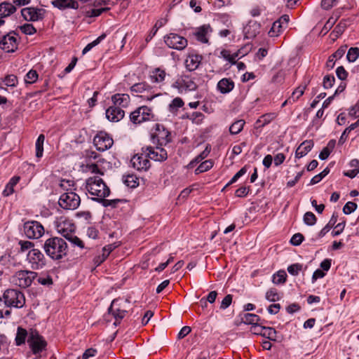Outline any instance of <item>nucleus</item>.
<instances>
[{
    "mask_svg": "<svg viewBox=\"0 0 359 359\" xmlns=\"http://www.w3.org/2000/svg\"><path fill=\"white\" fill-rule=\"evenodd\" d=\"M124 115L123 109L120 107L111 106L106 110V117L110 121L118 122L124 117Z\"/></svg>",
    "mask_w": 359,
    "mask_h": 359,
    "instance_id": "20",
    "label": "nucleus"
},
{
    "mask_svg": "<svg viewBox=\"0 0 359 359\" xmlns=\"http://www.w3.org/2000/svg\"><path fill=\"white\" fill-rule=\"evenodd\" d=\"M336 74H337V77L340 80H345L348 75L347 72L345 70V69L342 66L337 67V69L336 70Z\"/></svg>",
    "mask_w": 359,
    "mask_h": 359,
    "instance_id": "64",
    "label": "nucleus"
},
{
    "mask_svg": "<svg viewBox=\"0 0 359 359\" xmlns=\"http://www.w3.org/2000/svg\"><path fill=\"white\" fill-rule=\"evenodd\" d=\"M16 8L9 2H3L0 4V18H5L15 13Z\"/></svg>",
    "mask_w": 359,
    "mask_h": 359,
    "instance_id": "28",
    "label": "nucleus"
},
{
    "mask_svg": "<svg viewBox=\"0 0 359 359\" xmlns=\"http://www.w3.org/2000/svg\"><path fill=\"white\" fill-rule=\"evenodd\" d=\"M19 28L23 34L27 35L34 34L36 32V29L32 24L26 23L21 25Z\"/></svg>",
    "mask_w": 359,
    "mask_h": 359,
    "instance_id": "48",
    "label": "nucleus"
},
{
    "mask_svg": "<svg viewBox=\"0 0 359 359\" xmlns=\"http://www.w3.org/2000/svg\"><path fill=\"white\" fill-rule=\"evenodd\" d=\"M130 120L134 123H140L144 121L154 120L152 110L146 106H142L130 114Z\"/></svg>",
    "mask_w": 359,
    "mask_h": 359,
    "instance_id": "10",
    "label": "nucleus"
},
{
    "mask_svg": "<svg viewBox=\"0 0 359 359\" xmlns=\"http://www.w3.org/2000/svg\"><path fill=\"white\" fill-rule=\"evenodd\" d=\"M260 30V25L254 20H250L246 26L243 28L245 38L251 39H254Z\"/></svg>",
    "mask_w": 359,
    "mask_h": 359,
    "instance_id": "19",
    "label": "nucleus"
},
{
    "mask_svg": "<svg viewBox=\"0 0 359 359\" xmlns=\"http://www.w3.org/2000/svg\"><path fill=\"white\" fill-rule=\"evenodd\" d=\"M213 166V163L211 160H207L202 162L198 167L195 170V173L198 175L200 173L209 170Z\"/></svg>",
    "mask_w": 359,
    "mask_h": 359,
    "instance_id": "37",
    "label": "nucleus"
},
{
    "mask_svg": "<svg viewBox=\"0 0 359 359\" xmlns=\"http://www.w3.org/2000/svg\"><path fill=\"white\" fill-rule=\"evenodd\" d=\"M306 86L297 87L292 93L290 97L292 102H296L301 96L303 95Z\"/></svg>",
    "mask_w": 359,
    "mask_h": 359,
    "instance_id": "46",
    "label": "nucleus"
},
{
    "mask_svg": "<svg viewBox=\"0 0 359 359\" xmlns=\"http://www.w3.org/2000/svg\"><path fill=\"white\" fill-rule=\"evenodd\" d=\"M23 231L25 236L30 239L41 238L44 233L43 226L36 221H28L24 224Z\"/></svg>",
    "mask_w": 359,
    "mask_h": 359,
    "instance_id": "9",
    "label": "nucleus"
},
{
    "mask_svg": "<svg viewBox=\"0 0 359 359\" xmlns=\"http://www.w3.org/2000/svg\"><path fill=\"white\" fill-rule=\"evenodd\" d=\"M3 299L7 306L22 308L25 304L24 294L15 289L6 290L3 294Z\"/></svg>",
    "mask_w": 359,
    "mask_h": 359,
    "instance_id": "5",
    "label": "nucleus"
},
{
    "mask_svg": "<svg viewBox=\"0 0 359 359\" xmlns=\"http://www.w3.org/2000/svg\"><path fill=\"white\" fill-rule=\"evenodd\" d=\"M265 298L269 302H276L280 299V297L276 289L271 288L266 292Z\"/></svg>",
    "mask_w": 359,
    "mask_h": 359,
    "instance_id": "42",
    "label": "nucleus"
},
{
    "mask_svg": "<svg viewBox=\"0 0 359 359\" xmlns=\"http://www.w3.org/2000/svg\"><path fill=\"white\" fill-rule=\"evenodd\" d=\"M262 336L269 340L275 341L276 338V331L272 327L264 326Z\"/></svg>",
    "mask_w": 359,
    "mask_h": 359,
    "instance_id": "44",
    "label": "nucleus"
},
{
    "mask_svg": "<svg viewBox=\"0 0 359 359\" xmlns=\"http://www.w3.org/2000/svg\"><path fill=\"white\" fill-rule=\"evenodd\" d=\"M80 203V197L73 191L62 194L58 201L59 205L65 210H75L79 207Z\"/></svg>",
    "mask_w": 359,
    "mask_h": 359,
    "instance_id": "8",
    "label": "nucleus"
},
{
    "mask_svg": "<svg viewBox=\"0 0 359 359\" xmlns=\"http://www.w3.org/2000/svg\"><path fill=\"white\" fill-rule=\"evenodd\" d=\"M5 85L7 86H15L18 83V79L15 75H8L4 79Z\"/></svg>",
    "mask_w": 359,
    "mask_h": 359,
    "instance_id": "58",
    "label": "nucleus"
},
{
    "mask_svg": "<svg viewBox=\"0 0 359 359\" xmlns=\"http://www.w3.org/2000/svg\"><path fill=\"white\" fill-rule=\"evenodd\" d=\"M304 240V236H302V234L298 233H295L294 235L292 236V237L291 238V240H290V243L293 245H300L302 241Z\"/></svg>",
    "mask_w": 359,
    "mask_h": 359,
    "instance_id": "59",
    "label": "nucleus"
},
{
    "mask_svg": "<svg viewBox=\"0 0 359 359\" xmlns=\"http://www.w3.org/2000/svg\"><path fill=\"white\" fill-rule=\"evenodd\" d=\"M20 180V177L15 176L12 177L9 182L6 186V188L4 189L3 191V194L6 196H10L12 194L14 191L13 187L15 186Z\"/></svg>",
    "mask_w": 359,
    "mask_h": 359,
    "instance_id": "30",
    "label": "nucleus"
},
{
    "mask_svg": "<svg viewBox=\"0 0 359 359\" xmlns=\"http://www.w3.org/2000/svg\"><path fill=\"white\" fill-rule=\"evenodd\" d=\"M149 86L145 83H135L131 86V91L136 93H142L148 90Z\"/></svg>",
    "mask_w": 359,
    "mask_h": 359,
    "instance_id": "43",
    "label": "nucleus"
},
{
    "mask_svg": "<svg viewBox=\"0 0 359 359\" xmlns=\"http://www.w3.org/2000/svg\"><path fill=\"white\" fill-rule=\"evenodd\" d=\"M86 236L89 238L95 239L98 235V231L96 228L93 226H89L86 229Z\"/></svg>",
    "mask_w": 359,
    "mask_h": 359,
    "instance_id": "61",
    "label": "nucleus"
},
{
    "mask_svg": "<svg viewBox=\"0 0 359 359\" xmlns=\"http://www.w3.org/2000/svg\"><path fill=\"white\" fill-rule=\"evenodd\" d=\"M67 240H68L74 247L76 246L80 249H83L85 248V245L83 241H81L79 238L75 236L74 233L72 235V236L69 237V238H67Z\"/></svg>",
    "mask_w": 359,
    "mask_h": 359,
    "instance_id": "47",
    "label": "nucleus"
},
{
    "mask_svg": "<svg viewBox=\"0 0 359 359\" xmlns=\"http://www.w3.org/2000/svg\"><path fill=\"white\" fill-rule=\"evenodd\" d=\"M260 320L259 316L253 313H245L242 317V321L245 324L254 325Z\"/></svg>",
    "mask_w": 359,
    "mask_h": 359,
    "instance_id": "34",
    "label": "nucleus"
},
{
    "mask_svg": "<svg viewBox=\"0 0 359 359\" xmlns=\"http://www.w3.org/2000/svg\"><path fill=\"white\" fill-rule=\"evenodd\" d=\"M165 76L166 73L165 72L164 70L157 68L152 72V74L151 75V79L154 82L161 83L164 81Z\"/></svg>",
    "mask_w": 359,
    "mask_h": 359,
    "instance_id": "32",
    "label": "nucleus"
},
{
    "mask_svg": "<svg viewBox=\"0 0 359 359\" xmlns=\"http://www.w3.org/2000/svg\"><path fill=\"white\" fill-rule=\"evenodd\" d=\"M313 144H314L312 140H306L303 142L296 150V158H299L306 155L307 153L313 148Z\"/></svg>",
    "mask_w": 359,
    "mask_h": 359,
    "instance_id": "25",
    "label": "nucleus"
},
{
    "mask_svg": "<svg viewBox=\"0 0 359 359\" xmlns=\"http://www.w3.org/2000/svg\"><path fill=\"white\" fill-rule=\"evenodd\" d=\"M152 137L160 146L166 145L171 140L170 133L163 125L158 123L156 124L155 132Z\"/></svg>",
    "mask_w": 359,
    "mask_h": 359,
    "instance_id": "15",
    "label": "nucleus"
},
{
    "mask_svg": "<svg viewBox=\"0 0 359 359\" xmlns=\"http://www.w3.org/2000/svg\"><path fill=\"white\" fill-rule=\"evenodd\" d=\"M129 305V302L127 299H116L112 301L108 311L115 318L114 325L120 323V321L125 317L128 312L127 309Z\"/></svg>",
    "mask_w": 359,
    "mask_h": 359,
    "instance_id": "4",
    "label": "nucleus"
},
{
    "mask_svg": "<svg viewBox=\"0 0 359 359\" xmlns=\"http://www.w3.org/2000/svg\"><path fill=\"white\" fill-rule=\"evenodd\" d=\"M345 225H346L345 221H343L342 222L337 224L335 226V229H337V230H334L332 232V236H337L340 235L342 233V231H344Z\"/></svg>",
    "mask_w": 359,
    "mask_h": 359,
    "instance_id": "62",
    "label": "nucleus"
},
{
    "mask_svg": "<svg viewBox=\"0 0 359 359\" xmlns=\"http://www.w3.org/2000/svg\"><path fill=\"white\" fill-rule=\"evenodd\" d=\"M44 140L45 136L43 134H41L36 141V156L37 158H41L43 156Z\"/></svg>",
    "mask_w": 359,
    "mask_h": 359,
    "instance_id": "33",
    "label": "nucleus"
},
{
    "mask_svg": "<svg viewBox=\"0 0 359 359\" xmlns=\"http://www.w3.org/2000/svg\"><path fill=\"white\" fill-rule=\"evenodd\" d=\"M106 34H102L100 36H98L95 40L88 43L83 50L82 53L86 54L88 51H90L93 47L98 45L102 40L106 38Z\"/></svg>",
    "mask_w": 359,
    "mask_h": 359,
    "instance_id": "41",
    "label": "nucleus"
},
{
    "mask_svg": "<svg viewBox=\"0 0 359 359\" xmlns=\"http://www.w3.org/2000/svg\"><path fill=\"white\" fill-rule=\"evenodd\" d=\"M0 48L6 53H13L18 49L17 38L8 34L1 40Z\"/></svg>",
    "mask_w": 359,
    "mask_h": 359,
    "instance_id": "17",
    "label": "nucleus"
},
{
    "mask_svg": "<svg viewBox=\"0 0 359 359\" xmlns=\"http://www.w3.org/2000/svg\"><path fill=\"white\" fill-rule=\"evenodd\" d=\"M232 302V295L231 294H227L225 296V297L223 299V300L221 302L220 309H227Z\"/></svg>",
    "mask_w": 359,
    "mask_h": 359,
    "instance_id": "60",
    "label": "nucleus"
},
{
    "mask_svg": "<svg viewBox=\"0 0 359 359\" xmlns=\"http://www.w3.org/2000/svg\"><path fill=\"white\" fill-rule=\"evenodd\" d=\"M335 79L334 76L326 75L323 79V86L325 88H330L334 83Z\"/></svg>",
    "mask_w": 359,
    "mask_h": 359,
    "instance_id": "57",
    "label": "nucleus"
},
{
    "mask_svg": "<svg viewBox=\"0 0 359 359\" xmlns=\"http://www.w3.org/2000/svg\"><path fill=\"white\" fill-rule=\"evenodd\" d=\"M162 146H157L156 147H147L142 148V151L146 154V156L156 161H163L168 158V153L166 150L161 147Z\"/></svg>",
    "mask_w": 359,
    "mask_h": 359,
    "instance_id": "14",
    "label": "nucleus"
},
{
    "mask_svg": "<svg viewBox=\"0 0 359 359\" xmlns=\"http://www.w3.org/2000/svg\"><path fill=\"white\" fill-rule=\"evenodd\" d=\"M164 41L169 48L178 50L184 49L188 44V41L185 38L175 33H170L165 36Z\"/></svg>",
    "mask_w": 359,
    "mask_h": 359,
    "instance_id": "12",
    "label": "nucleus"
},
{
    "mask_svg": "<svg viewBox=\"0 0 359 359\" xmlns=\"http://www.w3.org/2000/svg\"><path fill=\"white\" fill-rule=\"evenodd\" d=\"M27 335V332L26 330L18 327L17 331V334L15 337V342L18 346H20L25 343L26 337Z\"/></svg>",
    "mask_w": 359,
    "mask_h": 359,
    "instance_id": "40",
    "label": "nucleus"
},
{
    "mask_svg": "<svg viewBox=\"0 0 359 359\" xmlns=\"http://www.w3.org/2000/svg\"><path fill=\"white\" fill-rule=\"evenodd\" d=\"M175 86L179 87L180 91L185 90H194L197 88L196 83L189 76H184L182 78L180 82L175 84Z\"/></svg>",
    "mask_w": 359,
    "mask_h": 359,
    "instance_id": "23",
    "label": "nucleus"
},
{
    "mask_svg": "<svg viewBox=\"0 0 359 359\" xmlns=\"http://www.w3.org/2000/svg\"><path fill=\"white\" fill-rule=\"evenodd\" d=\"M55 228L58 233L66 239L74 233L75 226L71 220L65 217H60L54 222Z\"/></svg>",
    "mask_w": 359,
    "mask_h": 359,
    "instance_id": "7",
    "label": "nucleus"
},
{
    "mask_svg": "<svg viewBox=\"0 0 359 359\" xmlns=\"http://www.w3.org/2000/svg\"><path fill=\"white\" fill-rule=\"evenodd\" d=\"M38 79V74L35 70H30L25 76V81L27 83H33Z\"/></svg>",
    "mask_w": 359,
    "mask_h": 359,
    "instance_id": "53",
    "label": "nucleus"
},
{
    "mask_svg": "<svg viewBox=\"0 0 359 359\" xmlns=\"http://www.w3.org/2000/svg\"><path fill=\"white\" fill-rule=\"evenodd\" d=\"M38 277V273L31 270H18L11 277L10 282L20 288H27Z\"/></svg>",
    "mask_w": 359,
    "mask_h": 359,
    "instance_id": "3",
    "label": "nucleus"
},
{
    "mask_svg": "<svg viewBox=\"0 0 359 359\" xmlns=\"http://www.w3.org/2000/svg\"><path fill=\"white\" fill-rule=\"evenodd\" d=\"M52 4L59 9L67 8L76 9L78 8V3L74 0H54L52 1Z\"/></svg>",
    "mask_w": 359,
    "mask_h": 359,
    "instance_id": "27",
    "label": "nucleus"
},
{
    "mask_svg": "<svg viewBox=\"0 0 359 359\" xmlns=\"http://www.w3.org/2000/svg\"><path fill=\"white\" fill-rule=\"evenodd\" d=\"M85 189L89 198L102 203L105 207H114L120 201L118 199H105L110 194V189L100 175L88 177L85 182Z\"/></svg>",
    "mask_w": 359,
    "mask_h": 359,
    "instance_id": "1",
    "label": "nucleus"
},
{
    "mask_svg": "<svg viewBox=\"0 0 359 359\" xmlns=\"http://www.w3.org/2000/svg\"><path fill=\"white\" fill-rule=\"evenodd\" d=\"M234 88V83L230 79H222L217 83V89L221 93L226 94Z\"/></svg>",
    "mask_w": 359,
    "mask_h": 359,
    "instance_id": "26",
    "label": "nucleus"
},
{
    "mask_svg": "<svg viewBox=\"0 0 359 359\" xmlns=\"http://www.w3.org/2000/svg\"><path fill=\"white\" fill-rule=\"evenodd\" d=\"M93 143L97 150L104 151L112 147L114 141L107 133L101 131L94 137Z\"/></svg>",
    "mask_w": 359,
    "mask_h": 359,
    "instance_id": "13",
    "label": "nucleus"
},
{
    "mask_svg": "<svg viewBox=\"0 0 359 359\" xmlns=\"http://www.w3.org/2000/svg\"><path fill=\"white\" fill-rule=\"evenodd\" d=\"M283 28L280 22L275 21L269 31L268 34L270 37L278 36L282 32Z\"/></svg>",
    "mask_w": 359,
    "mask_h": 359,
    "instance_id": "36",
    "label": "nucleus"
},
{
    "mask_svg": "<svg viewBox=\"0 0 359 359\" xmlns=\"http://www.w3.org/2000/svg\"><path fill=\"white\" fill-rule=\"evenodd\" d=\"M245 122L243 119L234 121L229 127V132L232 135L238 134L243 130Z\"/></svg>",
    "mask_w": 359,
    "mask_h": 359,
    "instance_id": "31",
    "label": "nucleus"
},
{
    "mask_svg": "<svg viewBox=\"0 0 359 359\" xmlns=\"http://www.w3.org/2000/svg\"><path fill=\"white\" fill-rule=\"evenodd\" d=\"M246 172H247V168L245 166H244L234 175V176L231 178V180L227 183L226 187H228L230 184L235 183L241 177L244 175Z\"/></svg>",
    "mask_w": 359,
    "mask_h": 359,
    "instance_id": "55",
    "label": "nucleus"
},
{
    "mask_svg": "<svg viewBox=\"0 0 359 359\" xmlns=\"http://www.w3.org/2000/svg\"><path fill=\"white\" fill-rule=\"evenodd\" d=\"M131 163L137 170H146L150 167L149 161L147 159L145 153L133 156L131 159Z\"/></svg>",
    "mask_w": 359,
    "mask_h": 359,
    "instance_id": "18",
    "label": "nucleus"
},
{
    "mask_svg": "<svg viewBox=\"0 0 359 359\" xmlns=\"http://www.w3.org/2000/svg\"><path fill=\"white\" fill-rule=\"evenodd\" d=\"M220 55L222 57H224L225 60H228L230 62H234L236 57H237V55H231L229 50H222L220 52Z\"/></svg>",
    "mask_w": 359,
    "mask_h": 359,
    "instance_id": "63",
    "label": "nucleus"
},
{
    "mask_svg": "<svg viewBox=\"0 0 359 359\" xmlns=\"http://www.w3.org/2000/svg\"><path fill=\"white\" fill-rule=\"evenodd\" d=\"M287 274L284 271H278L273 276L272 282L274 284H283L286 280Z\"/></svg>",
    "mask_w": 359,
    "mask_h": 359,
    "instance_id": "38",
    "label": "nucleus"
},
{
    "mask_svg": "<svg viewBox=\"0 0 359 359\" xmlns=\"http://www.w3.org/2000/svg\"><path fill=\"white\" fill-rule=\"evenodd\" d=\"M201 56L195 54H189L185 60L186 67L189 71L196 69L201 62Z\"/></svg>",
    "mask_w": 359,
    "mask_h": 359,
    "instance_id": "24",
    "label": "nucleus"
},
{
    "mask_svg": "<svg viewBox=\"0 0 359 359\" xmlns=\"http://www.w3.org/2000/svg\"><path fill=\"white\" fill-rule=\"evenodd\" d=\"M43 248L46 254L53 260L62 259L68 252L65 241L57 236L48 238L44 242Z\"/></svg>",
    "mask_w": 359,
    "mask_h": 359,
    "instance_id": "2",
    "label": "nucleus"
},
{
    "mask_svg": "<svg viewBox=\"0 0 359 359\" xmlns=\"http://www.w3.org/2000/svg\"><path fill=\"white\" fill-rule=\"evenodd\" d=\"M316 217L311 212H306L304 215V222L306 225H314L316 222Z\"/></svg>",
    "mask_w": 359,
    "mask_h": 359,
    "instance_id": "45",
    "label": "nucleus"
},
{
    "mask_svg": "<svg viewBox=\"0 0 359 359\" xmlns=\"http://www.w3.org/2000/svg\"><path fill=\"white\" fill-rule=\"evenodd\" d=\"M210 152V148L208 146H207L205 149L198 156H196L194 161H192L190 163L189 165H191L194 163H199L200 161L205 158L208 156Z\"/></svg>",
    "mask_w": 359,
    "mask_h": 359,
    "instance_id": "54",
    "label": "nucleus"
},
{
    "mask_svg": "<svg viewBox=\"0 0 359 359\" xmlns=\"http://www.w3.org/2000/svg\"><path fill=\"white\" fill-rule=\"evenodd\" d=\"M302 269V265L300 264H294L287 267V271L292 276H297Z\"/></svg>",
    "mask_w": 359,
    "mask_h": 359,
    "instance_id": "56",
    "label": "nucleus"
},
{
    "mask_svg": "<svg viewBox=\"0 0 359 359\" xmlns=\"http://www.w3.org/2000/svg\"><path fill=\"white\" fill-rule=\"evenodd\" d=\"M111 101L114 107L126 108L130 104V96L125 93H117L111 97Z\"/></svg>",
    "mask_w": 359,
    "mask_h": 359,
    "instance_id": "21",
    "label": "nucleus"
},
{
    "mask_svg": "<svg viewBox=\"0 0 359 359\" xmlns=\"http://www.w3.org/2000/svg\"><path fill=\"white\" fill-rule=\"evenodd\" d=\"M37 282L44 286H50L53 284V279L50 276L45 273H41L35 279Z\"/></svg>",
    "mask_w": 359,
    "mask_h": 359,
    "instance_id": "39",
    "label": "nucleus"
},
{
    "mask_svg": "<svg viewBox=\"0 0 359 359\" xmlns=\"http://www.w3.org/2000/svg\"><path fill=\"white\" fill-rule=\"evenodd\" d=\"M359 56L358 48H351L347 53L346 57L349 62H355Z\"/></svg>",
    "mask_w": 359,
    "mask_h": 359,
    "instance_id": "49",
    "label": "nucleus"
},
{
    "mask_svg": "<svg viewBox=\"0 0 359 359\" xmlns=\"http://www.w3.org/2000/svg\"><path fill=\"white\" fill-rule=\"evenodd\" d=\"M9 307L5 304L3 297H0V318L8 316L11 314Z\"/></svg>",
    "mask_w": 359,
    "mask_h": 359,
    "instance_id": "51",
    "label": "nucleus"
},
{
    "mask_svg": "<svg viewBox=\"0 0 359 359\" xmlns=\"http://www.w3.org/2000/svg\"><path fill=\"white\" fill-rule=\"evenodd\" d=\"M27 261L33 270H40L45 267L47 260L39 249L33 248L27 254Z\"/></svg>",
    "mask_w": 359,
    "mask_h": 359,
    "instance_id": "6",
    "label": "nucleus"
},
{
    "mask_svg": "<svg viewBox=\"0 0 359 359\" xmlns=\"http://www.w3.org/2000/svg\"><path fill=\"white\" fill-rule=\"evenodd\" d=\"M212 29L210 25H203L198 27L194 33L198 41L206 43L208 42V35L212 32Z\"/></svg>",
    "mask_w": 359,
    "mask_h": 359,
    "instance_id": "22",
    "label": "nucleus"
},
{
    "mask_svg": "<svg viewBox=\"0 0 359 359\" xmlns=\"http://www.w3.org/2000/svg\"><path fill=\"white\" fill-rule=\"evenodd\" d=\"M358 208V205L355 203L353 202H347L343 208V212L345 215H349L351 212H354Z\"/></svg>",
    "mask_w": 359,
    "mask_h": 359,
    "instance_id": "52",
    "label": "nucleus"
},
{
    "mask_svg": "<svg viewBox=\"0 0 359 359\" xmlns=\"http://www.w3.org/2000/svg\"><path fill=\"white\" fill-rule=\"evenodd\" d=\"M46 11L34 7L24 8L21 10L22 18L27 21H38L44 17Z\"/></svg>",
    "mask_w": 359,
    "mask_h": 359,
    "instance_id": "16",
    "label": "nucleus"
},
{
    "mask_svg": "<svg viewBox=\"0 0 359 359\" xmlns=\"http://www.w3.org/2000/svg\"><path fill=\"white\" fill-rule=\"evenodd\" d=\"M124 184L130 188H135L138 186V178L133 175H128L123 178Z\"/></svg>",
    "mask_w": 359,
    "mask_h": 359,
    "instance_id": "35",
    "label": "nucleus"
},
{
    "mask_svg": "<svg viewBox=\"0 0 359 359\" xmlns=\"http://www.w3.org/2000/svg\"><path fill=\"white\" fill-rule=\"evenodd\" d=\"M276 117V114L275 113H269L265 114L260 116L257 121H256V127L262 128L264 126L269 124L271 121H273Z\"/></svg>",
    "mask_w": 359,
    "mask_h": 359,
    "instance_id": "29",
    "label": "nucleus"
},
{
    "mask_svg": "<svg viewBox=\"0 0 359 359\" xmlns=\"http://www.w3.org/2000/svg\"><path fill=\"white\" fill-rule=\"evenodd\" d=\"M27 341L34 354L41 352L47 345L46 341L36 330H31Z\"/></svg>",
    "mask_w": 359,
    "mask_h": 359,
    "instance_id": "11",
    "label": "nucleus"
},
{
    "mask_svg": "<svg viewBox=\"0 0 359 359\" xmlns=\"http://www.w3.org/2000/svg\"><path fill=\"white\" fill-rule=\"evenodd\" d=\"M330 172V169L328 168H325L320 173L315 175L311 180V184H316L320 182L328 173Z\"/></svg>",
    "mask_w": 359,
    "mask_h": 359,
    "instance_id": "50",
    "label": "nucleus"
}]
</instances>
